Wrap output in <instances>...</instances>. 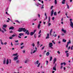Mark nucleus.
Segmentation results:
<instances>
[{
	"label": "nucleus",
	"instance_id": "f257e3e1",
	"mask_svg": "<svg viewBox=\"0 0 73 73\" xmlns=\"http://www.w3.org/2000/svg\"><path fill=\"white\" fill-rule=\"evenodd\" d=\"M19 29L18 30V31L19 32H22V31H23L24 32H26V31H27V29H25V28H19Z\"/></svg>",
	"mask_w": 73,
	"mask_h": 73
},
{
	"label": "nucleus",
	"instance_id": "f03ea898",
	"mask_svg": "<svg viewBox=\"0 0 73 73\" xmlns=\"http://www.w3.org/2000/svg\"><path fill=\"white\" fill-rule=\"evenodd\" d=\"M70 26L71 27H72V28H73V23L72 21V19H70Z\"/></svg>",
	"mask_w": 73,
	"mask_h": 73
},
{
	"label": "nucleus",
	"instance_id": "7ed1b4c3",
	"mask_svg": "<svg viewBox=\"0 0 73 73\" xmlns=\"http://www.w3.org/2000/svg\"><path fill=\"white\" fill-rule=\"evenodd\" d=\"M54 13V10L53 9H52V11H51V16H53V13Z\"/></svg>",
	"mask_w": 73,
	"mask_h": 73
},
{
	"label": "nucleus",
	"instance_id": "20e7f679",
	"mask_svg": "<svg viewBox=\"0 0 73 73\" xmlns=\"http://www.w3.org/2000/svg\"><path fill=\"white\" fill-rule=\"evenodd\" d=\"M25 34H27V35H29V31L27 30L26 29V32L25 33Z\"/></svg>",
	"mask_w": 73,
	"mask_h": 73
},
{
	"label": "nucleus",
	"instance_id": "39448f33",
	"mask_svg": "<svg viewBox=\"0 0 73 73\" xmlns=\"http://www.w3.org/2000/svg\"><path fill=\"white\" fill-rule=\"evenodd\" d=\"M49 34H47V36L46 37V39H48L49 38Z\"/></svg>",
	"mask_w": 73,
	"mask_h": 73
},
{
	"label": "nucleus",
	"instance_id": "423d86ee",
	"mask_svg": "<svg viewBox=\"0 0 73 73\" xmlns=\"http://www.w3.org/2000/svg\"><path fill=\"white\" fill-rule=\"evenodd\" d=\"M49 47L50 48H52V46H53V44L52 43H50L49 44Z\"/></svg>",
	"mask_w": 73,
	"mask_h": 73
},
{
	"label": "nucleus",
	"instance_id": "0eeeda50",
	"mask_svg": "<svg viewBox=\"0 0 73 73\" xmlns=\"http://www.w3.org/2000/svg\"><path fill=\"white\" fill-rule=\"evenodd\" d=\"M38 62H39V60H37L36 62H35L34 64H36L37 65H38Z\"/></svg>",
	"mask_w": 73,
	"mask_h": 73
},
{
	"label": "nucleus",
	"instance_id": "6e6552de",
	"mask_svg": "<svg viewBox=\"0 0 73 73\" xmlns=\"http://www.w3.org/2000/svg\"><path fill=\"white\" fill-rule=\"evenodd\" d=\"M6 60V59H5V58H4V59L3 61V64H5Z\"/></svg>",
	"mask_w": 73,
	"mask_h": 73
},
{
	"label": "nucleus",
	"instance_id": "1a4fd4ad",
	"mask_svg": "<svg viewBox=\"0 0 73 73\" xmlns=\"http://www.w3.org/2000/svg\"><path fill=\"white\" fill-rule=\"evenodd\" d=\"M15 29L14 27H10L9 28V29H12L13 30Z\"/></svg>",
	"mask_w": 73,
	"mask_h": 73
},
{
	"label": "nucleus",
	"instance_id": "9d476101",
	"mask_svg": "<svg viewBox=\"0 0 73 73\" xmlns=\"http://www.w3.org/2000/svg\"><path fill=\"white\" fill-rule=\"evenodd\" d=\"M19 36H24V34L23 33H20L19 34Z\"/></svg>",
	"mask_w": 73,
	"mask_h": 73
},
{
	"label": "nucleus",
	"instance_id": "9b49d317",
	"mask_svg": "<svg viewBox=\"0 0 73 73\" xmlns=\"http://www.w3.org/2000/svg\"><path fill=\"white\" fill-rule=\"evenodd\" d=\"M17 60H18V58L16 57V56L14 58V61H16Z\"/></svg>",
	"mask_w": 73,
	"mask_h": 73
},
{
	"label": "nucleus",
	"instance_id": "f8f14e48",
	"mask_svg": "<svg viewBox=\"0 0 73 73\" xmlns=\"http://www.w3.org/2000/svg\"><path fill=\"white\" fill-rule=\"evenodd\" d=\"M65 0H63L62 1V4H64L65 3Z\"/></svg>",
	"mask_w": 73,
	"mask_h": 73
},
{
	"label": "nucleus",
	"instance_id": "ddd939ff",
	"mask_svg": "<svg viewBox=\"0 0 73 73\" xmlns=\"http://www.w3.org/2000/svg\"><path fill=\"white\" fill-rule=\"evenodd\" d=\"M34 34H35V33L33 32H31L30 33V35H31V36H33V35H34Z\"/></svg>",
	"mask_w": 73,
	"mask_h": 73
},
{
	"label": "nucleus",
	"instance_id": "4468645a",
	"mask_svg": "<svg viewBox=\"0 0 73 73\" xmlns=\"http://www.w3.org/2000/svg\"><path fill=\"white\" fill-rule=\"evenodd\" d=\"M62 32H63L64 33H66V30H64L63 29H62Z\"/></svg>",
	"mask_w": 73,
	"mask_h": 73
},
{
	"label": "nucleus",
	"instance_id": "2eb2a0df",
	"mask_svg": "<svg viewBox=\"0 0 73 73\" xmlns=\"http://www.w3.org/2000/svg\"><path fill=\"white\" fill-rule=\"evenodd\" d=\"M41 26V25H40V24H39L38 26V29H40V27Z\"/></svg>",
	"mask_w": 73,
	"mask_h": 73
},
{
	"label": "nucleus",
	"instance_id": "dca6fc26",
	"mask_svg": "<svg viewBox=\"0 0 73 73\" xmlns=\"http://www.w3.org/2000/svg\"><path fill=\"white\" fill-rule=\"evenodd\" d=\"M49 54H50V53H49V52H47L46 53V55L47 56H48L49 55Z\"/></svg>",
	"mask_w": 73,
	"mask_h": 73
},
{
	"label": "nucleus",
	"instance_id": "f3484780",
	"mask_svg": "<svg viewBox=\"0 0 73 73\" xmlns=\"http://www.w3.org/2000/svg\"><path fill=\"white\" fill-rule=\"evenodd\" d=\"M8 64H9V60H8V59H7V60L6 64L8 65Z\"/></svg>",
	"mask_w": 73,
	"mask_h": 73
},
{
	"label": "nucleus",
	"instance_id": "a211bd4d",
	"mask_svg": "<svg viewBox=\"0 0 73 73\" xmlns=\"http://www.w3.org/2000/svg\"><path fill=\"white\" fill-rule=\"evenodd\" d=\"M53 70H56V66H54L53 67Z\"/></svg>",
	"mask_w": 73,
	"mask_h": 73
},
{
	"label": "nucleus",
	"instance_id": "6ab92c4d",
	"mask_svg": "<svg viewBox=\"0 0 73 73\" xmlns=\"http://www.w3.org/2000/svg\"><path fill=\"white\" fill-rule=\"evenodd\" d=\"M3 27H4V28H5L7 27V25L5 24L3 26Z\"/></svg>",
	"mask_w": 73,
	"mask_h": 73
},
{
	"label": "nucleus",
	"instance_id": "aec40b11",
	"mask_svg": "<svg viewBox=\"0 0 73 73\" xmlns=\"http://www.w3.org/2000/svg\"><path fill=\"white\" fill-rule=\"evenodd\" d=\"M66 41V40H65V39H63L62 40V42H65Z\"/></svg>",
	"mask_w": 73,
	"mask_h": 73
},
{
	"label": "nucleus",
	"instance_id": "412c9836",
	"mask_svg": "<svg viewBox=\"0 0 73 73\" xmlns=\"http://www.w3.org/2000/svg\"><path fill=\"white\" fill-rule=\"evenodd\" d=\"M18 54H17V53L16 54H13V56H17Z\"/></svg>",
	"mask_w": 73,
	"mask_h": 73
},
{
	"label": "nucleus",
	"instance_id": "4be33fe9",
	"mask_svg": "<svg viewBox=\"0 0 73 73\" xmlns=\"http://www.w3.org/2000/svg\"><path fill=\"white\" fill-rule=\"evenodd\" d=\"M9 8L8 7L7 8V9L5 10V12H7V11L8 12Z\"/></svg>",
	"mask_w": 73,
	"mask_h": 73
},
{
	"label": "nucleus",
	"instance_id": "5701e85b",
	"mask_svg": "<svg viewBox=\"0 0 73 73\" xmlns=\"http://www.w3.org/2000/svg\"><path fill=\"white\" fill-rule=\"evenodd\" d=\"M54 3H55V4H57V0H55Z\"/></svg>",
	"mask_w": 73,
	"mask_h": 73
},
{
	"label": "nucleus",
	"instance_id": "b1692460",
	"mask_svg": "<svg viewBox=\"0 0 73 73\" xmlns=\"http://www.w3.org/2000/svg\"><path fill=\"white\" fill-rule=\"evenodd\" d=\"M52 60V56H51L50 59V61H51Z\"/></svg>",
	"mask_w": 73,
	"mask_h": 73
},
{
	"label": "nucleus",
	"instance_id": "393cba45",
	"mask_svg": "<svg viewBox=\"0 0 73 73\" xmlns=\"http://www.w3.org/2000/svg\"><path fill=\"white\" fill-rule=\"evenodd\" d=\"M68 44H69H69H70L71 43V42L70 41V40H69V42H67V44H68Z\"/></svg>",
	"mask_w": 73,
	"mask_h": 73
},
{
	"label": "nucleus",
	"instance_id": "a878e982",
	"mask_svg": "<svg viewBox=\"0 0 73 73\" xmlns=\"http://www.w3.org/2000/svg\"><path fill=\"white\" fill-rule=\"evenodd\" d=\"M56 60H57V59H56V58H55L54 60V62H56Z\"/></svg>",
	"mask_w": 73,
	"mask_h": 73
},
{
	"label": "nucleus",
	"instance_id": "bb28decb",
	"mask_svg": "<svg viewBox=\"0 0 73 73\" xmlns=\"http://www.w3.org/2000/svg\"><path fill=\"white\" fill-rule=\"evenodd\" d=\"M69 53H67L66 54V56L67 57H68V56H69Z\"/></svg>",
	"mask_w": 73,
	"mask_h": 73
},
{
	"label": "nucleus",
	"instance_id": "cd10ccee",
	"mask_svg": "<svg viewBox=\"0 0 73 73\" xmlns=\"http://www.w3.org/2000/svg\"><path fill=\"white\" fill-rule=\"evenodd\" d=\"M54 16L57 15V13H56V12H55L54 13Z\"/></svg>",
	"mask_w": 73,
	"mask_h": 73
},
{
	"label": "nucleus",
	"instance_id": "c85d7f7f",
	"mask_svg": "<svg viewBox=\"0 0 73 73\" xmlns=\"http://www.w3.org/2000/svg\"><path fill=\"white\" fill-rule=\"evenodd\" d=\"M50 17H49V18L48 19V23H49L50 22Z\"/></svg>",
	"mask_w": 73,
	"mask_h": 73
},
{
	"label": "nucleus",
	"instance_id": "c756f323",
	"mask_svg": "<svg viewBox=\"0 0 73 73\" xmlns=\"http://www.w3.org/2000/svg\"><path fill=\"white\" fill-rule=\"evenodd\" d=\"M66 5H67V8L68 9H69V5H68V4H66Z\"/></svg>",
	"mask_w": 73,
	"mask_h": 73
},
{
	"label": "nucleus",
	"instance_id": "7c9ffc66",
	"mask_svg": "<svg viewBox=\"0 0 73 73\" xmlns=\"http://www.w3.org/2000/svg\"><path fill=\"white\" fill-rule=\"evenodd\" d=\"M48 23V26H50V25H51V23H49V22Z\"/></svg>",
	"mask_w": 73,
	"mask_h": 73
},
{
	"label": "nucleus",
	"instance_id": "2f4dec72",
	"mask_svg": "<svg viewBox=\"0 0 73 73\" xmlns=\"http://www.w3.org/2000/svg\"><path fill=\"white\" fill-rule=\"evenodd\" d=\"M32 45L33 46V47H34L35 46V44H34V43L32 44Z\"/></svg>",
	"mask_w": 73,
	"mask_h": 73
},
{
	"label": "nucleus",
	"instance_id": "473e14b6",
	"mask_svg": "<svg viewBox=\"0 0 73 73\" xmlns=\"http://www.w3.org/2000/svg\"><path fill=\"white\" fill-rule=\"evenodd\" d=\"M40 64H41V63H40L37 66V67H39V66H40Z\"/></svg>",
	"mask_w": 73,
	"mask_h": 73
},
{
	"label": "nucleus",
	"instance_id": "72a5a7b5",
	"mask_svg": "<svg viewBox=\"0 0 73 73\" xmlns=\"http://www.w3.org/2000/svg\"><path fill=\"white\" fill-rule=\"evenodd\" d=\"M36 31H37V30L35 29V30H34L33 33H35V32H36Z\"/></svg>",
	"mask_w": 73,
	"mask_h": 73
},
{
	"label": "nucleus",
	"instance_id": "f704fd0d",
	"mask_svg": "<svg viewBox=\"0 0 73 73\" xmlns=\"http://www.w3.org/2000/svg\"><path fill=\"white\" fill-rule=\"evenodd\" d=\"M53 36H54V37H56L57 36V34H56L54 35H53Z\"/></svg>",
	"mask_w": 73,
	"mask_h": 73
},
{
	"label": "nucleus",
	"instance_id": "c9c22d12",
	"mask_svg": "<svg viewBox=\"0 0 73 73\" xmlns=\"http://www.w3.org/2000/svg\"><path fill=\"white\" fill-rule=\"evenodd\" d=\"M39 43H40V42H39V41H38L37 43V44L38 45V46L40 45V44H39Z\"/></svg>",
	"mask_w": 73,
	"mask_h": 73
},
{
	"label": "nucleus",
	"instance_id": "e433bc0d",
	"mask_svg": "<svg viewBox=\"0 0 73 73\" xmlns=\"http://www.w3.org/2000/svg\"><path fill=\"white\" fill-rule=\"evenodd\" d=\"M53 8V6H52L50 8V9H52Z\"/></svg>",
	"mask_w": 73,
	"mask_h": 73
},
{
	"label": "nucleus",
	"instance_id": "4c0bfd02",
	"mask_svg": "<svg viewBox=\"0 0 73 73\" xmlns=\"http://www.w3.org/2000/svg\"><path fill=\"white\" fill-rule=\"evenodd\" d=\"M70 49V46H69L68 47V50H69Z\"/></svg>",
	"mask_w": 73,
	"mask_h": 73
},
{
	"label": "nucleus",
	"instance_id": "58836bf2",
	"mask_svg": "<svg viewBox=\"0 0 73 73\" xmlns=\"http://www.w3.org/2000/svg\"><path fill=\"white\" fill-rule=\"evenodd\" d=\"M16 62L17 64H19V60H18L17 61H16Z\"/></svg>",
	"mask_w": 73,
	"mask_h": 73
},
{
	"label": "nucleus",
	"instance_id": "ea45409f",
	"mask_svg": "<svg viewBox=\"0 0 73 73\" xmlns=\"http://www.w3.org/2000/svg\"><path fill=\"white\" fill-rule=\"evenodd\" d=\"M41 34H40V35H39L38 36V38H40L41 37Z\"/></svg>",
	"mask_w": 73,
	"mask_h": 73
},
{
	"label": "nucleus",
	"instance_id": "a19ab883",
	"mask_svg": "<svg viewBox=\"0 0 73 73\" xmlns=\"http://www.w3.org/2000/svg\"><path fill=\"white\" fill-rule=\"evenodd\" d=\"M5 13L6 15H9V14L8 13V12H7V11H6Z\"/></svg>",
	"mask_w": 73,
	"mask_h": 73
},
{
	"label": "nucleus",
	"instance_id": "79ce46f5",
	"mask_svg": "<svg viewBox=\"0 0 73 73\" xmlns=\"http://www.w3.org/2000/svg\"><path fill=\"white\" fill-rule=\"evenodd\" d=\"M69 45V44H68V43H67L66 46V48H68V45Z\"/></svg>",
	"mask_w": 73,
	"mask_h": 73
},
{
	"label": "nucleus",
	"instance_id": "37998d69",
	"mask_svg": "<svg viewBox=\"0 0 73 73\" xmlns=\"http://www.w3.org/2000/svg\"><path fill=\"white\" fill-rule=\"evenodd\" d=\"M9 33H13V32L12 31H10Z\"/></svg>",
	"mask_w": 73,
	"mask_h": 73
},
{
	"label": "nucleus",
	"instance_id": "c03bdc74",
	"mask_svg": "<svg viewBox=\"0 0 73 73\" xmlns=\"http://www.w3.org/2000/svg\"><path fill=\"white\" fill-rule=\"evenodd\" d=\"M52 31H53V29H51L50 33H52Z\"/></svg>",
	"mask_w": 73,
	"mask_h": 73
},
{
	"label": "nucleus",
	"instance_id": "a18cd8bd",
	"mask_svg": "<svg viewBox=\"0 0 73 73\" xmlns=\"http://www.w3.org/2000/svg\"><path fill=\"white\" fill-rule=\"evenodd\" d=\"M41 30H40V31L39 33H38V34H40V33H41Z\"/></svg>",
	"mask_w": 73,
	"mask_h": 73
},
{
	"label": "nucleus",
	"instance_id": "49530a36",
	"mask_svg": "<svg viewBox=\"0 0 73 73\" xmlns=\"http://www.w3.org/2000/svg\"><path fill=\"white\" fill-rule=\"evenodd\" d=\"M15 45L16 46V45H19V44L18 43L17 44H15Z\"/></svg>",
	"mask_w": 73,
	"mask_h": 73
},
{
	"label": "nucleus",
	"instance_id": "de8ad7c7",
	"mask_svg": "<svg viewBox=\"0 0 73 73\" xmlns=\"http://www.w3.org/2000/svg\"><path fill=\"white\" fill-rule=\"evenodd\" d=\"M15 22H17V23H20V22H19V21L17 20H16Z\"/></svg>",
	"mask_w": 73,
	"mask_h": 73
},
{
	"label": "nucleus",
	"instance_id": "09e8293b",
	"mask_svg": "<svg viewBox=\"0 0 73 73\" xmlns=\"http://www.w3.org/2000/svg\"><path fill=\"white\" fill-rule=\"evenodd\" d=\"M69 52V51H66L65 52L66 53H68L67 52Z\"/></svg>",
	"mask_w": 73,
	"mask_h": 73
},
{
	"label": "nucleus",
	"instance_id": "8fccbe9b",
	"mask_svg": "<svg viewBox=\"0 0 73 73\" xmlns=\"http://www.w3.org/2000/svg\"><path fill=\"white\" fill-rule=\"evenodd\" d=\"M24 47V46H22L21 47V49H23V48Z\"/></svg>",
	"mask_w": 73,
	"mask_h": 73
},
{
	"label": "nucleus",
	"instance_id": "3c124183",
	"mask_svg": "<svg viewBox=\"0 0 73 73\" xmlns=\"http://www.w3.org/2000/svg\"><path fill=\"white\" fill-rule=\"evenodd\" d=\"M44 48H45V46H44L42 48V49H44Z\"/></svg>",
	"mask_w": 73,
	"mask_h": 73
},
{
	"label": "nucleus",
	"instance_id": "603ef678",
	"mask_svg": "<svg viewBox=\"0 0 73 73\" xmlns=\"http://www.w3.org/2000/svg\"><path fill=\"white\" fill-rule=\"evenodd\" d=\"M9 62L10 64H11V60L10 59L9 60Z\"/></svg>",
	"mask_w": 73,
	"mask_h": 73
},
{
	"label": "nucleus",
	"instance_id": "864d4df0",
	"mask_svg": "<svg viewBox=\"0 0 73 73\" xmlns=\"http://www.w3.org/2000/svg\"><path fill=\"white\" fill-rule=\"evenodd\" d=\"M54 17H53L52 18V20H54Z\"/></svg>",
	"mask_w": 73,
	"mask_h": 73
},
{
	"label": "nucleus",
	"instance_id": "5fc2aeb1",
	"mask_svg": "<svg viewBox=\"0 0 73 73\" xmlns=\"http://www.w3.org/2000/svg\"><path fill=\"white\" fill-rule=\"evenodd\" d=\"M15 42H19V40H17L16 41H15Z\"/></svg>",
	"mask_w": 73,
	"mask_h": 73
},
{
	"label": "nucleus",
	"instance_id": "6e6d98bb",
	"mask_svg": "<svg viewBox=\"0 0 73 73\" xmlns=\"http://www.w3.org/2000/svg\"><path fill=\"white\" fill-rule=\"evenodd\" d=\"M36 34H34V37L35 38H36Z\"/></svg>",
	"mask_w": 73,
	"mask_h": 73
},
{
	"label": "nucleus",
	"instance_id": "4d7b16f0",
	"mask_svg": "<svg viewBox=\"0 0 73 73\" xmlns=\"http://www.w3.org/2000/svg\"><path fill=\"white\" fill-rule=\"evenodd\" d=\"M61 13V11H59V12H58V13L59 14V13Z\"/></svg>",
	"mask_w": 73,
	"mask_h": 73
},
{
	"label": "nucleus",
	"instance_id": "13d9d810",
	"mask_svg": "<svg viewBox=\"0 0 73 73\" xmlns=\"http://www.w3.org/2000/svg\"><path fill=\"white\" fill-rule=\"evenodd\" d=\"M35 5L37 6V7H38V5L36 3H35Z\"/></svg>",
	"mask_w": 73,
	"mask_h": 73
},
{
	"label": "nucleus",
	"instance_id": "bf43d9fd",
	"mask_svg": "<svg viewBox=\"0 0 73 73\" xmlns=\"http://www.w3.org/2000/svg\"><path fill=\"white\" fill-rule=\"evenodd\" d=\"M57 52L58 53V54H60V52H59V51H58Z\"/></svg>",
	"mask_w": 73,
	"mask_h": 73
},
{
	"label": "nucleus",
	"instance_id": "052dcab7",
	"mask_svg": "<svg viewBox=\"0 0 73 73\" xmlns=\"http://www.w3.org/2000/svg\"><path fill=\"white\" fill-rule=\"evenodd\" d=\"M4 45H7V42H5L4 43Z\"/></svg>",
	"mask_w": 73,
	"mask_h": 73
},
{
	"label": "nucleus",
	"instance_id": "680f3d73",
	"mask_svg": "<svg viewBox=\"0 0 73 73\" xmlns=\"http://www.w3.org/2000/svg\"><path fill=\"white\" fill-rule=\"evenodd\" d=\"M28 62V60H26L25 62V63H27Z\"/></svg>",
	"mask_w": 73,
	"mask_h": 73
},
{
	"label": "nucleus",
	"instance_id": "e2e57ef3",
	"mask_svg": "<svg viewBox=\"0 0 73 73\" xmlns=\"http://www.w3.org/2000/svg\"><path fill=\"white\" fill-rule=\"evenodd\" d=\"M15 36L14 35H12V37H15Z\"/></svg>",
	"mask_w": 73,
	"mask_h": 73
},
{
	"label": "nucleus",
	"instance_id": "0e129e2a",
	"mask_svg": "<svg viewBox=\"0 0 73 73\" xmlns=\"http://www.w3.org/2000/svg\"><path fill=\"white\" fill-rule=\"evenodd\" d=\"M46 65H48V61H46Z\"/></svg>",
	"mask_w": 73,
	"mask_h": 73
},
{
	"label": "nucleus",
	"instance_id": "69168bd1",
	"mask_svg": "<svg viewBox=\"0 0 73 73\" xmlns=\"http://www.w3.org/2000/svg\"><path fill=\"white\" fill-rule=\"evenodd\" d=\"M1 44L2 45H4V43H3V42H1Z\"/></svg>",
	"mask_w": 73,
	"mask_h": 73
},
{
	"label": "nucleus",
	"instance_id": "338daca9",
	"mask_svg": "<svg viewBox=\"0 0 73 73\" xmlns=\"http://www.w3.org/2000/svg\"><path fill=\"white\" fill-rule=\"evenodd\" d=\"M63 64L64 65H66V63H65V62H63Z\"/></svg>",
	"mask_w": 73,
	"mask_h": 73
},
{
	"label": "nucleus",
	"instance_id": "774afa93",
	"mask_svg": "<svg viewBox=\"0 0 73 73\" xmlns=\"http://www.w3.org/2000/svg\"><path fill=\"white\" fill-rule=\"evenodd\" d=\"M61 65L62 66V65H63V63H61Z\"/></svg>",
	"mask_w": 73,
	"mask_h": 73
}]
</instances>
